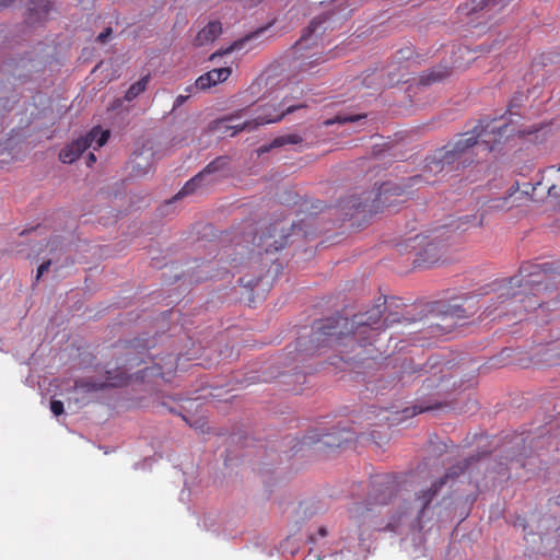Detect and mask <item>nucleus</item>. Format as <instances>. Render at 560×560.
<instances>
[{
  "instance_id": "f257e3e1",
  "label": "nucleus",
  "mask_w": 560,
  "mask_h": 560,
  "mask_svg": "<svg viewBox=\"0 0 560 560\" xmlns=\"http://www.w3.org/2000/svg\"><path fill=\"white\" fill-rule=\"evenodd\" d=\"M497 118L480 119L472 130L459 133L425 159L424 174L433 176L466 167L474 162L475 149L491 152L506 133L508 124L498 125Z\"/></svg>"
},
{
  "instance_id": "f03ea898",
  "label": "nucleus",
  "mask_w": 560,
  "mask_h": 560,
  "mask_svg": "<svg viewBox=\"0 0 560 560\" xmlns=\"http://www.w3.org/2000/svg\"><path fill=\"white\" fill-rule=\"evenodd\" d=\"M385 304V296H381L371 310L355 314L351 319L334 317L322 320L312 334V342L317 343L314 351L324 347H336L343 339L355 340L360 346L371 343L374 336L400 322L396 315H388L382 320Z\"/></svg>"
},
{
  "instance_id": "7ed1b4c3",
  "label": "nucleus",
  "mask_w": 560,
  "mask_h": 560,
  "mask_svg": "<svg viewBox=\"0 0 560 560\" xmlns=\"http://www.w3.org/2000/svg\"><path fill=\"white\" fill-rule=\"evenodd\" d=\"M348 13L327 11L314 18L292 47L291 68L299 74L312 73V70L328 60L324 54L325 33L334 31L348 19Z\"/></svg>"
},
{
  "instance_id": "20e7f679",
  "label": "nucleus",
  "mask_w": 560,
  "mask_h": 560,
  "mask_svg": "<svg viewBox=\"0 0 560 560\" xmlns=\"http://www.w3.org/2000/svg\"><path fill=\"white\" fill-rule=\"evenodd\" d=\"M153 343L149 339L136 338L127 341L122 349L124 353L117 359L114 366L110 363L105 369V378L95 381L93 378L78 380L74 382V388L85 393L97 392L106 387H121L126 385L130 378L129 370L141 364H147L152 358L147 353Z\"/></svg>"
},
{
  "instance_id": "39448f33",
  "label": "nucleus",
  "mask_w": 560,
  "mask_h": 560,
  "mask_svg": "<svg viewBox=\"0 0 560 560\" xmlns=\"http://www.w3.org/2000/svg\"><path fill=\"white\" fill-rule=\"evenodd\" d=\"M470 217L466 215L453 220L451 224L436 228L429 234H418L410 238L409 246L415 250V267L427 269L441 261L450 246V228L455 226L457 230L463 224L468 223Z\"/></svg>"
},
{
  "instance_id": "423d86ee",
  "label": "nucleus",
  "mask_w": 560,
  "mask_h": 560,
  "mask_svg": "<svg viewBox=\"0 0 560 560\" xmlns=\"http://www.w3.org/2000/svg\"><path fill=\"white\" fill-rule=\"evenodd\" d=\"M399 491V482L396 476L384 474L377 475L371 480V489L368 500L353 502L349 508L350 518L361 529L365 524L380 529L381 526L373 521L371 513L374 506L386 505Z\"/></svg>"
},
{
  "instance_id": "0eeeda50",
  "label": "nucleus",
  "mask_w": 560,
  "mask_h": 560,
  "mask_svg": "<svg viewBox=\"0 0 560 560\" xmlns=\"http://www.w3.org/2000/svg\"><path fill=\"white\" fill-rule=\"evenodd\" d=\"M303 107H305V105L302 103L287 105L285 101L283 100L278 104V106L275 104L264 105L261 107V114H259L254 119L237 121L243 113V110H238L235 114L214 120L211 128L221 135L230 133V136L233 137L244 130L252 131L260 125L277 122L281 120L287 114H291L294 110Z\"/></svg>"
},
{
  "instance_id": "6e6552de",
  "label": "nucleus",
  "mask_w": 560,
  "mask_h": 560,
  "mask_svg": "<svg viewBox=\"0 0 560 560\" xmlns=\"http://www.w3.org/2000/svg\"><path fill=\"white\" fill-rule=\"evenodd\" d=\"M404 189L398 185H382L378 189L365 191L360 195H351L340 202V208L345 215L353 217L355 213H362L365 219L368 215L375 214L384 208L394 206L393 197H400Z\"/></svg>"
},
{
  "instance_id": "1a4fd4ad",
  "label": "nucleus",
  "mask_w": 560,
  "mask_h": 560,
  "mask_svg": "<svg viewBox=\"0 0 560 560\" xmlns=\"http://www.w3.org/2000/svg\"><path fill=\"white\" fill-rule=\"evenodd\" d=\"M468 465H469V463L466 459L463 465H457V466L451 467L442 478L434 480L429 488L422 489L421 491L416 493L413 501L406 508V510L404 512H401V514H399L397 522L401 521L402 516L412 515L415 513L416 527L421 529L422 528V520L425 515V512H427L429 505L433 501V499L436 497V494L440 492V490L445 486V483L447 482L448 479L457 478L460 474H463L467 469ZM395 523H396V521L394 523L389 522L388 524H386V526L384 528L394 530Z\"/></svg>"
},
{
  "instance_id": "9d476101",
  "label": "nucleus",
  "mask_w": 560,
  "mask_h": 560,
  "mask_svg": "<svg viewBox=\"0 0 560 560\" xmlns=\"http://www.w3.org/2000/svg\"><path fill=\"white\" fill-rule=\"evenodd\" d=\"M292 223L281 219L269 224L260 234H256L253 238L255 246L266 254L277 253L282 249L290 236L289 228Z\"/></svg>"
},
{
  "instance_id": "9b49d317",
  "label": "nucleus",
  "mask_w": 560,
  "mask_h": 560,
  "mask_svg": "<svg viewBox=\"0 0 560 560\" xmlns=\"http://www.w3.org/2000/svg\"><path fill=\"white\" fill-rule=\"evenodd\" d=\"M109 135V130L94 127L86 136L65 147L59 153L60 161L67 164L75 162L86 149L92 147L96 150L103 147L108 141Z\"/></svg>"
},
{
  "instance_id": "f8f14e48",
  "label": "nucleus",
  "mask_w": 560,
  "mask_h": 560,
  "mask_svg": "<svg viewBox=\"0 0 560 560\" xmlns=\"http://www.w3.org/2000/svg\"><path fill=\"white\" fill-rule=\"evenodd\" d=\"M477 312V306L474 298H466L462 302L457 299L451 300L447 304L443 305L441 313L445 318L454 322L466 319Z\"/></svg>"
},
{
  "instance_id": "ddd939ff",
  "label": "nucleus",
  "mask_w": 560,
  "mask_h": 560,
  "mask_svg": "<svg viewBox=\"0 0 560 560\" xmlns=\"http://www.w3.org/2000/svg\"><path fill=\"white\" fill-rule=\"evenodd\" d=\"M547 189L548 196L560 199V165L559 167L549 166L542 173V179L537 183Z\"/></svg>"
},
{
  "instance_id": "4468645a",
  "label": "nucleus",
  "mask_w": 560,
  "mask_h": 560,
  "mask_svg": "<svg viewBox=\"0 0 560 560\" xmlns=\"http://www.w3.org/2000/svg\"><path fill=\"white\" fill-rule=\"evenodd\" d=\"M232 70L230 67H222L212 69L205 74L200 75L195 83V86L199 90H206L215 85L220 82H224L231 75Z\"/></svg>"
},
{
  "instance_id": "2eb2a0df",
  "label": "nucleus",
  "mask_w": 560,
  "mask_h": 560,
  "mask_svg": "<svg viewBox=\"0 0 560 560\" xmlns=\"http://www.w3.org/2000/svg\"><path fill=\"white\" fill-rule=\"evenodd\" d=\"M198 177L199 173L184 185V187L180 189V191L176 195L175 198L192 195L196 191L212 186L219 182V176H214L211 174H207L199 179Z\"/></svg>"
},
{
  "instance_id": "dca6fc26",
  "label": "nucleus",
  "mask_w": 560,
  "mask_h": 560,
  "mask_svg": "<svg viewBox=\"0 0 560 560\" xmlns=\"http://www.w3.org/2000/svg\"><path fill=\"white\" fill-rule=\"evenodd\" d=\"M153 153L151 149H142L140 152H135L131 159V173L135 176H142L150 172L152 168Z\"/></svg>"
},
{
  "instance_id": "f3484780",
  "label": "nucleus",
  "mask_w": 560,
  "mask_h": 560,
  "mask_svg": "<svg viewBox=\"0 0 560 560\" xmlns=\"http://www.w3.org/2000/svg\"><path fill=\"white\" fill-rule=\"evenodd\" d=\"M222 33V24L219 21L209 22L196 36L195 45L203 46L213 43Z\"/></svg>"
},
{
  "instance_id": "a211bd4d",
  "label": "nucleus",
  "mask_w": 560,
  "mask_h": 560,
  "mask_svg": "<svg viewBox=\"0 0 560 560\" xmlns=\"http://www.w3.org/2000/svg\"><path fill=\"white\" fill-rule=\"evenodd\" d=\"M504 0H469V2L460 5L458 10L469 16L486 9H491L503 3Z\"/></svg>"
},
{
  "instance_id": "6ab92c4d",
  "label": "nucleus",
  "mask_w": 560,
  "mask_h": 560,
  "mask_svg": "<svg viewBox=\"0 0 560 560\" xmlns=\"http://www.w3.org/2000/svg\"><path fill=\"white\" fill-rule=\"evenodd\" d=\"M230 164V159L225 155H221L211 161L203 170L199 172V178L203 177L207 174H211L214 176H219L221 178V173L228 168Z\"/></svg>"
},
{
  "instance_id": "aec40b11",
  "label": "nucleus",
  "mask_w": 560,
  "mask_h": 560,
  "mask_svg": "<svg viewBox=\"0 0 560 560\" xmlns=\"http://www.w3.org/2000/svg\"><path fill=\"white\" fill-rule=\"evenodd\" d=\"M266 31V27H260L256 30L255 32H252L250 34L246 35L245 37L235 40L230 47H228L224 51H217L213 52L210 57V60H214L217 57H221L224 54H229L234 50H240L244 48L245 44L254 38L259 37L264 32Z\"/></svg>"
},
{
  "instance_id": "412c9836",
  "label": "nucleus",
  "mask_w": 560,
  "mask_h": 560,
  "mask_svg": "<svg viewBox=\"0 0 560 560\" xmlns=\"http://www.w3.org/2000/svg\"><path fill=\"white\" fill-rule=\"evenodd\" d=\"M150 78H151L150 74H145L140 80H138L136 83L131 84L125 93V100L128 102H131L132 100L138 97L141 93H143L147 90Z\"/></svg>"
},
{
  "instance_id": "4be33fe9",
  "label": "nucleus",
  "mask_w": 560,
  "mask_h": 560,
  "mask_svg": "<svg viewBox=\"0 0 560 560\" xmlns=\"http://www.w3.org/2000/svg\"><path fill=\"white\" fill-rule=\"evenodd\" d=\"M366 118L365 114H357V115H347V114H338L334 118L326 119L324 121V125L329 127L334 124H347V122H354L361 119Z\"/></svg>"
},
{
  "instance_id": "5701e85b",
  "label": "nucleus",
  "mask_w": 560,
  "mask_h": 560,
  "mask_svg": "<svg viewBox=\"0 0 560 560\" xmlns=\"http://www.w3.org/2000/svg\"><path fill=\"white\" fill-rule=\"evenodd\" d=\"M450 74V70L447 68L439 69V70H432L428 73H424L420 77V83L423 85H429L433 82L440 81L443 78L447 77Z\"/></svg>"
},
{
  "instance_id": "b1692460",
  "label": "nucleus",
  "mask_w": 560,
  "mask_h": 560,
  "mask_svg": "<svg viewBox=\"0 0 560 560\" xmlns=\"http://www.w3.org/2000/svg\"><path fill=\"white\" fill-rule=\"evenodd\" d=\"M441 405H427V406H418V405H415L412 406L411 408H405L401 413V420L404 419H407V418H410V417H413L418 413H421V412H424V411H429V410H432L434 408H439Z\"/></svg>"
},
{
  "instance_id": "393cba45",
  "label": "nucleus",
  "mask_w": 560,
  "mask_h": 560,
  "mask_svg": "<svg viewBox=\"0 0 560 560\" xmlns=\"http://www.w3.org/2000/svg\"><path fill=\"white\" fill-rule=\"evenodd\" d=\"M300 142H302L301 136L287 135V136H281V137L273 139V141L270 144V148H278V147H282L284 144H298Z\"/></svg>"
},
{
  "instance_id": "a878e982",
  "label": "nucleus",
  "mask_w": 560,
  "mask_h": 560,
  "mask_svg": "<svg viewBox=\"0 0 560 560\" xmlns=\"http://www.w3.org/2000/svg\"><path fill=\"white\" fill-rule=\"evenodd\" d=\"M168 362L163 365L161 362H154V366L152 369H156V374L161 375L162 377L165 376V373H171L176 368V360L173 358V355L167 357Z\"/></svg>"
},
{
  "instance_id": "bb28decb",
  "label": "nucleus",
  "mask_w": 560,
  "mask_h": 560,
  "mask_svg": "<svg viewBox=\"0 0 560 560\" xmlns=\"http://www.w3.org/2000/svg\"><path fill=\"white\" fill-rule=\"evenodd\" d=\"M183 419L191 427L194 428L196 431H200L202 433L206 432V420L203 417H199L197 419H194V420H189L187 417H183Z\"/></svg>"
},
{
  "instance_id": "cd10ccee",
  "label": "nucleus",
  "mask_w": 560,
  "mask_h": 560,
  "mask_svg": "<svg viewBox=\"0 0 560 560\" xmlns=\"http://www.w3.org/2000/svg\"><path fill=\"white\" fill-rule=\"evenodd\" d=\"M326 440L323 441V444L329 447L337 446L340 447L343 442L348 441V439H337L334 434L325 435Z\"/></svg>"
},
{
  "instance_id": "c85d7f7f",
  "label": "nucleus",
  "mask_w": 560,
  "mask_h": 560,
  "mask_svg": "<svg viewBox=\"0 0 560 560\" xmlns=\"http://www.w3.org/2000/svg\"><path fill=\"white\" fill-rule=\"evenodd\" d=\"M522 102H523V94L518 93V94L514 95L513 98L511 100L509 108H508L509 114L514 115L515 114L514 108L518 107Z\"/></svg>"
},
{
  "instance_id": "c756f323",
  "label": "nucleus",
  "mask_w": 560,
  "mask_h": 560,
  "mask_svg": "<svg viewBox=\"0 0 560 560\" xmlns=\"http://www.w3.org/2000/svg\"><path fill=\"white\" fill-rule=\"evenodd\" d=\"M50 410L55 416H60L63 413V402L60 400H51L50 401Z\"/></svg>"
},
{
  "instance_id": "7c9ffc66",
  "label": "nucleus",
  "mask_w": 560,
  "mask_h": 560,
  "mask_svg": "<svg viewBox=\"0 0 560 560\" xmlns=\"http://www.w3.org/2000/svg\"><path fill=\"white\" fill-rule=\"evenodd\" d=\"M50 265H51L50 260H46L39 265V267L37 269L36 280H38L43 276L44 272L48 271Z\"/></svg>"
},
{
  "instance_id": "2f4dec72",
  "label": "nucleus",
  "mask_w": 560,
  "mask_h": 560,
  "mask_svg": "<svg viewBox=\"0 0 560 560\" xmlns=\"http://www.w3.org/2000/svg\"><path fill=\"white\" fill-rule=\"evenodd\" d=\"M412 55L411 48L406 47L397 51L398 59H409Z\"/></svg>"
},
{
  "instance_id": "473e14b6",
  "label": "nucleus",
  "mask_w": 560,
  "mask_h": 560,
  "mask_svg": "<svg viewBox=\"0 0 560 560\" xmlns=\"http://www.w3.org/2000/svg\"><path fill=\"white\" fill-rule=\"evenodd\" d=\"M110 35H112V28L107 27L102 33H100V35L97 36V42L105 43Z\"/></svg>"
},
{
  "instance_id": "72a5a7b5",
  "label": "nucleus",
  "mask_w": 560,
  "mask_h": 560,
  "mask_svg": "<svg viewBox=\"0 0 560 560\" xmlns=\"http://www.w3.org/2000/svg\"><path fill=\"white\" fill-rule=\"evenodd\" d=\"M244 8H253L260 3L262 0H237Z\"/></svg>"
},
{
  "instance_id": "f704fd0d",
  "label": "nucleus",
  "mask_w": 560,
  "mask_h": 560,
  "mask_svg": "<svg viewBox=\"0 0 560 560\" xmlns=\"http://www.w3.org/2000/svg\"><path fill=\"white\" fill-rule=\"evenodd\" d=\"M188 98V96H185V95H178L176 98H175V102H174V105H173V109H176L178 108L179 106H182L186 100Z\"/></svg>"
},
{
  "instance_id": "c9c22d12",
  "label": "nucleus",
  "mask_w": 560,
  "mask_h": 560,
  "mask_svg": "<svg viewBox=\"0 0 560 560\" xmlns=\"http://www.w3.org/2000/svg\"><path fill=\"white\" fill-rule=\"evenodd\" d=\"M39 9L44 12V13H48L49 11V8H50V4L48 1L46 0H39Z\"/></svg>"
},
{
  "instance_id": "e433bc0d",
  "label": "nucleus",
  "mask_w": 560,
  "mask_h": 560,
  "mask_svg": "<svg viewBox=\"0 0 560 560\" xmlns=\"http://www.w3.org/2000/svg\"><path fill=\"white\" fill-rule=\"evenodd\" d=\"M95 161H96V158H95L94 153H89L88 162H86L88 166H92V164L95 163Z\"/></svg>"
},
{
  "instance_id": "4c0bfd02",
  "label": "nucleus",
  "mask_w": 560,
  "mask_h": 560,
  "mask_svg": "<svg viewBox=\"0 0 560 560\" xmlns=\"http://www.w3.org/2000/svg\"><path fill=\"white\" fill-rule=\"evenodd\" d=\"M409 180L411 182V185H416L422 180V175L413 176V177L409 178Z\"/></svg>"
},
{
  "instance_id": "58836bf2",
  "label": "nucleus",
  "mask_w": 560,
  "mask_h": 560,
  "mask_svg": "<svg viewBox=\"0 0 560 560\" xmlns=\"http://www.w3.org/2000/svg\"><path fill=\"white\" fill-rule=\"evenodd\" d=\"M318 535H319L320 537H326V536H327V529H326V527H324V526L319 527V528H318Z\"/></svg>"
},
{
  "instance_id": "ea45409f",
  "label": "nucleus",
  "mask_w": 560,
  "mask_h": 560,
  "mask_svg": "<svg viewBox=\"0 0 560 560\" xmlns=\"http://www.w3.org/2000/svg\"><path fill=\"white\" fill-rule=\"evenodd\" d=\"M536 131H538V130H537V129H535V130H533V131H528L527 133H528V135H532L533 132H536Z\"/></svg>"
}]
</instances>
